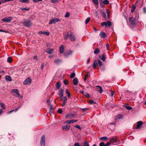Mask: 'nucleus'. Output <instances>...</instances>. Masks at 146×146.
Returning a JSON list of instances; mask_svg holds the SVG:
<instances>
[{
	"label": "nucleus",
	"mask_w": 146,
	"mask_h": 146,
	"mask_svg": "<svg viewBox=\"0 0 146 146\" xmlns=\"http://www.w3.org/2000/svg\"><path fill=\"white\" fill-rule=\"evenodd\" d=\"M67 97L66 96H65L64 97L63 100V102L62 104V106L63 107H64L65 106V104L67 102Z\"/></svg>",
	"instance_id": "a211bd4d"
},
{
	"label": "nucleus",
	"mask_w": 146,
	"mask_h": 146,
	"mask_svg": "<svg viewBox=\"0 0 146 146\" xmlns=\"http://www.w3.org/2000/svg\"><path fill=\"white\" fill-rule=\"evenodd\" d=\"M53 49L48 48L46 50V52L49 54H51L53 52Z\"/></svg>",
	"instance_id": "6ab92c4d"
},
{
	"label": "nucleus",
	"mask_w": 146,
	"mask_h": 146,
	"mask_svg": "<svg viewBox=\"0 0 146 146\" xmlns=\"http://www.w3.org/2000/svg\"><path fill=\"white\" fill-rule=\"evenodd\" d=\"M60 53H63L64 52V48L63 45L61 46L60 48Z\"/></svg>",
	"instance_id": "bb28decb"
},
{
	"label": "nucleus",
	"mask_w": 146,
	"mask_h": 146,
	"mask_svg": "<svg viewBox=\"0 0 146 146\" xmlns=\"http://www.w3.org/2000/svg\"><path fill=\"white\" fill-rule=\"evenodd\" d=\"M38 33L40 34H43L44 35L47 36H48L49 34V32H44L42 31H40Z\"/></svg>",
	"instance_id": "aec40b11"
},
{
	"label": "nucleus",
	"mask_w": 146,
	"mask_h": 146,
	"mask_svg": "<svg viewBox=\"0 0 146 146\" xmlns=\"http://www.w3.org/2000/svg\"><path fill=\"white\" fill-rule=\"evenodd\" d=\"M143 11L145 13L146 12V8L145 7H144L143 8Z\"/></svg>",
	"instance_id": "774afa93"
},
{
	"label": "nucleus",
	"mask_w": 146,
	"mask_h": 146,
	"mask_svg": "<svg viewBox=\"0 0 146 146\" xmlns=\"http://www.w3.org/2000/svg\"><path fill=\"white\" fill-rule=\"evenodd\" d=\"M20 9L21 10V11L22 12H23V11L24 10L28 11L29 10V8H28L27 7L23 8L22 7H21L20 8Z\"/></svg>",
	"instance_id": "cd10ccee"
},
{
	"label": "nucleus",
	"mask_w": 146,
	"mask_h": 146,
	"mask_svg": "<svg viewBox=\"0 0 146 146\" xmlns=\"http://www.w3.org/2000/svg\"><path fill=\"white\" fill-rule=\"evenodd\" d=\"M31 80L30 78H27L23 82V84L26 85H30L31 83Z\"/></svg>",
	"instance_id": "1a4fd4ad"
},
{
	"label": "nucleus",
	"mask_w": 146,
	"mask_h": 146,
	"mask_svg": "<svg viewBox=\"0 0 146 146\" xmlns=\"http://www.w3.org/2000/svg\"><path fill=\"white\" fill-rule=\"evenodd\" d=\"M74 127L79 129L80 130H81L82 129V128L80 127L79 125H76L74 126Z\"/></svg>",
	"instance_id": "8fccbe9b"
},
{
	"label": "nucleus",
	"mask_w": 146,
	"mask_h": 146,
	"mask_svg": "<svg viewBox=\"0 0 146 146\" xmlns=\"http://www.w3.org/2000/svg\"><path fill=\"white\" fill-rule=\"evenodd\" d=\"M30 0H19V1L22 3H28L29 2Z\"/></svg>",
	"instance_id": "c756f323"
},
{
	"label": "nucleus",
	"mask_w": 146,
	"mask_h": 146,
	"mask_svg": "<svg viewBox=\"0 0 146 146\" xmlns=\"http://www.w3.org/2000/svg\"><path fill=\"white\" fill-rule=\"evenodd\" d=\"M75 76V74L74 72H73L70 75V78H73Z\"/></svg>",
	"instance_id": "37998d69"
},
{
	"label": "nucleus",
	"mask_w": 146,
	"mask_h": 146,
	"mask_svg": "<svg viewBox=\"0 0 146 146\" xmlns=\"http://www.w3.org/2000/svg\"><path fill=\"white\" fill-rule=\"evenodd\" d=\"M124 107H125V108L126 109L128 110H131L132 109V107H130V106H126V105H124Z\"/></svg>",
	"instance_id": "473e14b6"
},
{
	"label": "nucleus",
	"mask_w": 146,
	"mask_h": 146,
	"mask_svg": "<svg viewBox=\"0 0 146 146\" xmlns=\"http://www.w3.org/2000/svg\"><path fill=\"white\" fill-rule=\"evenodd\" d=\"M73 82V84L75 85H76L78 84V81L77 78H75L74 79Z\"/></svg>",
	"instance_id": "5701e85b"
},
{
	"label": "nucleus",
	"mask_w": 146,
	"mask_h": 146,
	"mask_svg": "<svg viewBox=\"0 0 146 146\" xmlns=\"http://www.w3.org/2000/svg\"><path fill=\"white\" fill-rule=\"evenodd\" d=\"M58 0H51V2L54 3L58 2Z\"/></svg>",
	"instance_id": "bf43d9fd"
},
{
	"label": "nucleus",
	"mask_w": 146,
	"mask_h": 146,
	"mask_svg": "<svg viewBox=\"0 0 146 146\" xmlns=\"http://www.w3.org/2000/svg\"><path fill=\"white\" fill-rule=\"evenodd\" d=\"M66 93L67 94V96L68 98H70L71 96L70 94V93L68 90L66 89Z\"/></svg>",
	"instance_id": "e433bc0d"
},
{
	"label": "nucleus",
	"mask_w": 146,
	"mask_h": 146,
	"mask_svg": "<svg viewBox=\"0 0 146 146\" xmlns=\"http://www.w3.org/2000/svg\"><path fill=\"white\" fill-rule=\"evenodd\" d=\"M129 21L133 26H136L137 22L135 18L132 17H130L129 19Z\"/></svg>",
	"instance_id": "7ed1b4c3"
},
{
	"label": "nucleus",
	"mask_w": 146,
	"mask_h": 146,
	"mask_svg": "<svg viewBox=\"0 0 146 146\" xmlns=\"http://www.w3.org/2000/svg\"><path fill=\"white\" fill-rule=\"evenodd\" d=\"M143 123L141 121H139L137 122L136 125V129H139L142 126Z\"/></svg>",
	"instance_id": "4468645a"
},
{
	"label": "nucleus",
	"mask_w": 146,
	"mask_h": 146,
	"mask_svg": "<svg viewBox=\"0 0 146 146\" xmlns=\"http://www.w3.org/2000/svg\"><path fill=\"white\" fill-rule=\"evenodd\" d=\"M70 126L66 125L62 126V129L63 131H67L70 129Z\"/></svg>",
	"instance_id": "f8f14e48"
},
{
	"label": "nucleus",
	"mask_w": 146,
	"mask_h": 146,
	"mask_svg": "<svg viewBox=\"0 0 146 146\" xmlns=\"http://www.w3.org/2000/svg\"><path fill=\"white\" fill-rule=\"evenodd\" d=\"M67 35L69 36V38L72 41L75 40V38L74 35L71 32H68L67 33Z\"/></svg>",
	"instance_id": "39448f33"
},
{
	"label": "nucleus",
	"mask_w": 146,
	"mask_h": 146,
	"mask_svg": "<svg viewBox=\"0 0 146 146\" xmlns=\"http://www.w3.org/2000/svg\"><path fill=\"white\" fill-rule=\"evenodd\" d=\"M102 14L104 18H105L106 17V15L105 14V13L104 12H102Z\"/></svg>",
	"instance_id": "5fc2aeb1"
},
{
	"label": "nucleus",
	"mask_w": 146,
	"mask_h": 146,
	"mask_svg": "<svg viewBox=\"0 0 146 146\" xmlns=\"http://www.w3.org/2000/svg\"><path fill=\"white\" fill-rule=\"evenodd\" d=\"M98 65L97 61L96 60H94V63L92 65L93 68H95Z\"/></svg>",
	"instance_id": "a878e982"
},
{
	"label": "nucleus",
	"mask_w": 146,
	"mask_h": 146,
	"mask_svg": "<svg viewBox=\"0 0 146 146\" xmlns=\"http://www.w3.org/2000/svg\"><path fill=\"white\" fill-rule=\"evenodd\" d=\"M50 113H52L53 111V108L52 106H51L50 107Z\"/></svg>",
	"instance_id": "3c124183"
},
{
	"label": "nucleus",
	"mask_w": 146,
	"mask_h": 146,
	"mask_svg": "<svg viewBox=\"0 0 146 146\" xmlns=\"http://www.w3.org/2000/svg\"><path fill=\"white\" fill-rule=\"evenodd\" d=\"M64 90L63 89H61L59 91L58 95L61 98H62L63 97V93Z\"/></svg>",
	"instance_id": "ddd939ff"
},
{
	"label": "nucleus",
	"mask_w": 146,
	"mask_h": 146,
	"mask_svg": "<svg viewBox=\"0 0 146 146\" xmlns=\"http://www.w3.org/2000/svg\"><path fill=\"white\" fill-rule=\"evenodd\" d=\"M75 116V115L74 114L72 113H68L66 115L65 118L66 119H71Z\"/></svg>",
	"instance_id": "9d476101"
},
{
	"label": "nucleus",
	"mask_w": 146,
	"mask_h": 146,
	"mask_svg": "<svg viewBox=\"0 0 146 146\" xmlns=\"http://www.w3.org/2000/svg\"><path fill=\"white\" fill-rule=\"evenodd\" d=\"M100 52V49L98 48H97L94 50V53L95 54H98Z\"/></svg>",
	"instance_id": "72a5a7b5"
},
{
	"label": "nucleus",
	"mask_w": 146,
	"mask_h": 146,
	"mask_svg": "<svg viewBox=\"0 0 146 146\" xmlns=\"http://www.w3.org/2000/svg\"><path fill=\"white\" fill-rule=\"evenodd\" d=\"M33 58L34 60H35L36 61L38 59V57L36 55L35 56L33 57Z\"/></svg>",
	"instance_id": "49530a36"
},
{
	"label": "nucleus",
	"mask_w": 146,
	"mask_h": 146,
	"mask_svg": "<svg viewBox=\"0 0 146 146\" xmlns=\"http://www.w3.org/2000/svg\"><path fill=\"white\" fill-rule=\"evenodd\" d=\"M100 35L102 38H105L106 36V35L104 32H101L100 34Z\"/></svg>",
	"instance_id": "412c9836"
},
{
	"label": "nucleus",
	"mask_w": 146,
	"mask_h": 146,
	"mask_svg": "<svg viewBox=\"0 0 146 146\" xmlns=\"http://www.w3.org/2000/svg\"><path fill=\"white\" fill-rule=\"evenodd\" d=\"M66 123L68 124H70L71 123H73V119L71 120H67L66 121Z\"/></svg>",
	"instance_id": "58836bf2"
},
{
	"label": "nucleus",
	"mask_w": 146,
	"mask_h": 146,
	"mask_svg": "<svg viewBox=\"0 0 146 146\" xmlns=\"http://www.w3.org/2000/svg\"><path fill=\"white\" fill-rule=\"evenodd\" d=\"M62 62V60L60 59H55L54 60V62L56 64H58Z\"/></svg>",
	"instance_id": "dca6fc26"
},
{
	"label": "nucleus",
	"mask_w": 146,
	"mask_h": 146,
	"mask_svg": "<svg viewBox=\"0 0 146 146\" xmlns=\"http://www.w3.org/2000/svg\"><path fill=\"white\" fill-rule=\"evenodd\" d=\"M96 87L97 88V90L98 91H99L100 93L101 94L102 92V88L100 86H96Z\"/></svg>",
	"instance_id": "4be33fe9"
},
{
	"label": "nucleus",
	"mask_w": 146,
	"mask_h": 146,
	"mask_svg": "<svg viewBox=\"0 0 146 146\" xmlns=\"http://www.w3.org/2000/svg\"><path fill=\"white\" fill-rule=\"evenodd\" d=\"M56 88L57 89H59L60 87V83L59 82H57L56 84Z\"/></svg>",
	"instance_id": "c85d7f7f"
},
{
	"label": "nucleus",
	"mask_w": 146,
	"mask_h": 146,
	"mask_svg": "<svg viewBox=\"0 0 146 146\" xmlns=\"http://www.w3.org/2000/svg\"><path fill=\"white\" fill-rule=\"evenodd\" d=\"M83 146H89V145L87 142H84L83 144Z\"/></svg>",
	"instance_id": "c03bdc74"
},
{
	"label": "nucleus",
	"mask_w": 146,
	"mask_h": 146,
	"mask_svg": "<svg viewBox=\"0 0 146 146\" xmlns=\"http://www.w3.org/2000/svg\"><path fill=\"white\" fill-rule=\"evenodd\" d=\"M12 17H5L2 19V21L3 22H5L7 23H9L12 20Z\"/></svg>",
	"instance_id": "6e6552de"
},
{
	"label": "nucleus",
	"mask_w": 146,
	"mask_h": 146,
	"mask_svg": "<svg viewBox=\"0 0 146 146\" xmlns=\"http://www.w3.org/2000/svg\"><path fill=\"white\" fill-rule=\"evenodd\" d=\"M136 6L135 5H133L131 10V13H133L134 11L135 8H136Z\"/></svg>",
	"instance_id": "2f4dec72"
},
{
	"label": "nucleus",
	"mask_w": 146,
	"mask_h": 146,
	"mask_svg": "<svg viewBox=\"0 0 146 146\" xmlns=\"http://www.w3.org/2000/svg\"><path fill=\"white\" fill-rule=\"evenodd\" d=\"M84 95L85 96H86L87 97H88V98L90 97V95L87 92L85 93Z\"/></svg>",
	"instance_id": "864d4df0"
},
{
	"label": "nucleus",
	"mask_w": 146,
	"mask_h": 146,
	"mask_svg": "<svg viewBox=\"0 0 146 146\" xmlns=\"http://www.w3.org/2000/svg\"><path fill=\"white\" fill-rule=\"evenodd\" d=\"M70 13L69 12H68L66 13L65 15V17H68L69 16Z\"/></svg>",
	"instance_id": "09e8293b"
},
{
	"label": "nucleus",
	"mask_w": 146,
	"mask_h": 146,
	"mask_svg": "<svg viewBox=\"0 0 146 146\" xmlns=\"http://www.w3.org/2000/svg\"><path fill=\"white\" fill-rule=\"evenodd\" d=\"M88 102L90 104H96V103L94 100H88Z\"/></svg>",
	"instance_id": "f704fd0d"
},
{
	"label": "nucleus",
	"mask_w": 146,
	"mask_h": 146,
	"mask_svg": "<svg viewBox=\"0 0 146 146\" xmlns=\"http://www.w3.org/2000/svg\"><path fill=\"white\" fill-rule=\"evenodd\" d=\"M110 141L112 143H114L117 142V139L116 137H112L110 139Z\"/></svg>",
	"instance_id": "f3484780"
},
{
	"label": "nucleus",
	"mask_w": 146,
	"mask_h": 146,
	"mask_svg": "<svg viewBox=\"0 0 146 146\" xmlns=\"http://www.w3.org/2000/svg\"><path fill=\"white\" fill-rule=\"evenodd\" d=\"M99 57L103 61H105L106 58L104 54H102V56H100Z\"/></svg>",
	"instance_id": "393cba45"
},
{
	"label": "nucleus",
	"mask_w": 146,
	"mask_h": 146,
	"mask_svg": "<svg viewBox=\"0 0 146 146\" xmlns=\"http://www.w3.org/2000/svg\"><path fill=\"white\" fill-rule=\"evenodd\" d=\"M68 37H69V36H68V35H67V36H65L64 35V39L65 40H66L68 39Z\"/></svg>",
	"instance_id": "338daca9"
},
{
	"label": "nucleus",
	"mask_w": 146,
	"mask_h": 146,
	"mask_svg": "<svg viewBox=\"0 0 146 146\" xmlns=\"http://www.w3.org/2000/svg\"><path fill=\"white\" fill-rule=\"evenodd\" d=\"M74 146H80L79 143H76L74 144Z\"/></svg>",
	"instance_id": "13d9d810"
},
{
	"label": "nucleus",
	"mask_w": 146,
	"mask_h": 146,
	"mask_svg": "<svg viewBox=\"0 0 146 146\" xmlns=\"http://www.w3.org/2000/svg\"><path fill=\"white\" fill-rule=\"evenodd\" d=\"M5 78L6 80L7 81L11 82L12 81V79L11 77L10 76H6L5 77Z\"/></svg>",
	"instance_id": "b1692460"
},
{
	"label": "nucleus",
	"mask_w": 146,
	"mask_h": 146,
	"mask_svg": "<svg viewBox=\"0 0 146 146\" xmlns=\"http://www.w3.org/2000/svg\"><path fill=\"white\" fill-rule=\"evenodd\" d=\"M0 106L1 108L3 109H5V104L3 103H0Z\"/></svg>",
	"instance_id": "ea45409f"
},
{
	"label": "nucleus",
	"mask_w": 146,
	"mask_h": 146,
	"mask_svg": "<svg viewBox=\"0 0 146 146\" xmlns=\"http://www.w3.org/2000/svg\"><path fill=\"white\" fill-rule=\"evenodd\" d=\"M123 116V115H119L117 116L116 118L118 119H120L122 118Z\"/></svg>",
	"instance_id": "c9c22d12"
},
{
	"label": "nucleus",
	"mask_w": 146,
	"mask_h": 146,
	"mask_svg": "<svg viewBox=\"0 0 146 146\" xmlns=\"http://www.w3.org/2000/svg\"><path fill=\"white\" fill-rule=\"evenodd\" d=\"M11 93L12 95L16 98H19L21 96L19 94V90L17 89H13L11 90Z\"/></svg>",
	"instance_id": "f257e3e1"
},
{
	"label": "nucleus",
	"mask_w": 146,
	"mask_h": 146,
	"mask_svg": "<svg viewBox=\"0 0 146 146\" xmlns=\"http://www.w3.org/2000/svg\"><path fill=\"white\" fill-rule=\"evenodd\" d=\"M105 67H103V66L101 67V68H100L101 70L103 71L104 70H105Z\"/></svg>",
	"instance_id": "680f3d73"
},
{
	"label": "nucleus",
	"mask_w": 146,
	"mask_h": 146,
	"mask_svg": "<svg viewBox=\"0 0 146 146\" xmlns=\"http://www.w3.org/2000/svg\"><path fill=\"white\" fill-rule=\"evenodd\" d=\"M101 25L102 26V27L105 25L106 27H110L111 25V23L110 21H108L106 22H102L101 23Z\"/></svg>",
	"instance_id": "423d86ee"
},
{
	"label": "nucleus",
	"mask_w": 146,
	"mask_h": 146,
	"mask_svg": "<svg viewBox=\"0 0 146 146\" xmlns=\"http://www.w3.org/2000/svg\"><path fill=\"white\" fill-rule=\"evenodd\" d=\"M111 144V143L110 142H108L107 143L105 144L104 146H109Z\"/></svg>",
	"instance_id": "052dcab7"
},
{
	"label": "nucleus",
	"mask_w": 146,
	"mask_h": 146,
	"mask_svg": "<svg viewBox=\"0 0 146 146\" xmlns=\"http://www.w3.org/2000/svg\"><path fill=\"white\" fill-rule=\"evenodd\" d=\"M98 65L100 66H101L102 65V62L100 60H98Z\"/></svg>",
	"instance_id": "de8ad7c7"
},
{
	"label": "nucleus",
	"mask_w": 146,
	"mask_h": 146,
	"mask_svg": "<svg viewBox=\"0 0 146 146\" xmlns=\"http://www.w3.org/2000/svg\"><path fill=\"white\" fill-rule=\"evenodd\" d=\"M72 51L70 49L67 52H65L64 54V58H66L72 55Z\"/></svg>",
	"instance_id": "0eeeda50"
},
{
	"label": "nucleus",
	"mask_w": 146,
	"mask_h": 146,
	"mask_svg": "<svg viewBox=\"0 0 146 146\" xmlns=\"http://www.w3.org/2000/svg\"><path fill=\"white\" fill-rule=\"evenodd\" d=\"M100 139L103 141H106L108 139V138L106 136H104L102 137H101L100 138Z\"/></svg>",
	"instance_id": "7c9ffc66"
},
{
	"label": "nucleus",
	"mask_w": 146,
	"mask_h": 146,
	"mask_svg": "<svg viewBox=\"0 0 146 146\" xmlns=\"http://www.w3.org/2000/svg\"><path fill=\"white\" fill-rule=\"evenodd\" d=\"M90 19V17L88 18L85 21V23L86 24H87L89 22V21Z\"/></svg>",
	"instance_id": "a18cd8bd"
},
{
	"label": "nucleus",
	"mask_w": 146,
	"mask_h": 146,
	"mask_svg": "<svg viewBox=\"0 0 146 146\" xmlns=\"http://www.w3.org/2000/svg\"><path fill=\"white\" fill-rule=\"evenodd\" d=\"M103 2V4H104L107 5L109 3V1L108 0H104Z\"/></svg>",
	"instance_id": "a19ab883"
},
{
	"label": "nucleus",
	"mask_w": 146,
	"mask_h": 146,
	"mask_svg": "<svg viewBox=\"0 0 146 146\" xmlns=\"http://www.w3.org/2000/svg\"><path fill=\"white\" fill-rule=\"evenodd\" d=\"M62 110L61 109H59L58 110V112L60 114H61L62 112Z\"/></svg>",
	"instance_id": "603ef678"
},
{
	"label": "nucleus",
	"mask_w": 146,
	"mask_h": 146,
	"mask_svg": "<svg viewBox=\"0 0 146 146\" xmlns=\"http://www.w3.org/2000/svg\"><path fill=\"white\" fill-rule=\"evenodd\" d=\"M21 23L26 27H30L31 25V23L28 19H24L23 22H21Z\"/></svg>",
	"instance_id": "f03ea898"
},
{
	"label": "nucleus",
	"mask_w": 146,
	"mask_h": 146,
	"mask_svg": "<svg viewBox=\"0 0 146 146\" xmlns=\"http://www.w3.org/2000/svg\"><path fill=\"white\" fill-rule=\"evenodd\" d=\"M108 127L111 130H112L114 128L115 126L114 123H110L108 125Z\"/></svg>",
	"instance_id": "2eb2a0df"
},
{
	"label": "nucleus",
	"mask_w": 146,
	"mask_h": 146,
	"mask_svg": "<svg viewBox=\"0 0 146 146\" xmlns=\"http://www.w3.org/2000/svg\"><path fill=\"white\" fill-rule=\"evenodd\" d=\"M7 62H11L12 61V58L10 56L8 58H7Z\"/></svg>",
	"instance_id": "79ce46f5"
},
{
	"label": "nucleus",
	"mask_w": 146,
	"mask_h": 146,
	"mask_svg": "<svg viewBox=\"0 0 146 146\" xmlns=\"http://www.w3.org/2000/svg\"><path fill=\"white\" fill-rule=\"evenodd\" d=\"M14 110H12L11 111H8V112H7V113L8 114H9V113H11L13 111H14Z\"/></svg>",
	"instance_id": "0e129e2a"
},
{
	"label": "nucleus",
	"mask_w": 146,
	"mask_h": 146,
	"mask_svg": "<svg viewBox=\"0 0 146 146\" xmlns=\"http://www.w3.org/2000/svg\"><path fill=\"white\" fill-rule=\"evenodd\" d=\"M59 21H60V20L56 18H52L50 20L49 23L50 25L53 24H55L56 22H58Z\"/></svg>",
	"instance_id": "20e7f679"
},
{
	"label": "nucleus",
	"mask_w": 146,
	"mask_h": 146,
	"mask_svg": "<svg viewBox=\"0 0 146 146\" xmlns=\"http://www.w3.org/2000/svg\"><path fill=\"white\" fill-rule=\"evenodd\" d=\"M94 3L95 5H98L99 4L98 1V0H92Z\"/></svg>",
	"instance_id": "4c0bfd02"
},
{
	"label": "nucleus",
	"mask_w": 146,
	"mask_h": 146,
	"mask_svg": "<svg viewBox=\"0 0 146 146\" xmlns=\"http://www.w3.org/2000/svg\"><path fill=\"white\" fill-rule=\"evenodd\" d=\"M40 144L41 146H45V137L44 135H42L41 137Z\"/></svg>",
	"instance_id": "9b49d317"
},
{
	"label": "nucleus",
	"mask_w": 146,
	"mask_h": 146,
	"mask_svg": "<svg viewBox=\"0 0 146 146\" xmlns=\"http://www.w3.org/2000/svg\"><path fill=\"white\" fill-rule=\"evenodd\" d=\"M68 81L67 80H65L64 81V83L65 85H66L68 84Z\"/></svg>",
	"instance_id": "4d7b16f0"
},
{
	"label": "nucleus",
	"mask_w": 146,
	"mask_h": 146,
	"mask_svg": "<svg viewBox=\"0 0 146 146\" xmlns=\"http://www.w3.org/2000/svg\"><path fill=\"white\" fill-rule=\"evenodd\" d=\"M42 0H33V1L34 2H37L39 1H41Z\"/></svg>",
	"instance_id": "e2e57ef3"
},
{
	"label": "nucleus",
	"mask_w": 146,
	"mask_h": 146,
	"mask_svg": "<svg viewBox=\"0 0 146 146\" xmlns=\"http://www.w3.org/2000/svg\"><path fill=\"white\" fill-rule=\"evenodd\" d=\"M88 109V108H84L82 109V110L83 111H85L87 110Z\"/></svg>",
	"instance_id": "69168bd1"
},
{
	"label": "nucleus",
	"mask_w": 146,
	"mask_h": 146,
	"mask_svg": "<svg viewBox=\"0 0 146 146\" xmlns=\"http://www.w3.org/2000/svg\"><path fill=\"white\" fill-rule=\"evenodd\" d=\"M105 144L103 142H101L99 144V146H104Z\"/></svg>",
	"instance_id": "6e6d98bb"
}]
</instances>
